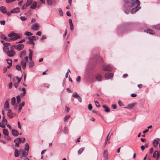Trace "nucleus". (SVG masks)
I'll list each match as a JSON object with an SVG mask.
<instances>
[{"label": "nucleus", "mask_w": 160, "mask_h": 160, "mask_svg": "<svg viewBox=\"0 0 160 160\" xmlns=\"http://www.w3.org/2000/svg\"><path fill=\"white\" fill-rule=\"evenodd\" d=\"M128 2L125 3L124 8L127 9H130L132 6L138 7L140 4V2L138 0H128Z\"/></svg>", "instance_id": "obj_1"}, {"label": "nucleus", "mask_w": 160, "mask_h": 160, "mask_svg": "<svg viewBox=\"0 0 160 160\" xmlns=\"http://www.w3.org/2000/svg\"><path fill=\"white\" fill-rule=\"evenodd\" d=\"M22 91L23 92V93H21L20 94V96L18 95L17 96V103L18 104H19L21 102V98L20 97H23L26 94V89L24 88H22Z\"/></svg>", "instance_id": "obj_2"}, {"label": "nucleus", "mask_w": 160, "mask_h": 160, "mask_svg": "<svg viewBox=\"0 0 160 160\" xmlns=\"http://www.w3.org/2000/svg\"><path fill=\"white\" fill-rule=\"evenodd\" d=\"M8 36L11 37L12 40H15L17 39L20 38V37L18 34L14 33H11L8 35Z\"/></svg>", "instance_id": "obj_3"}, {"label": "nucleus", "mask_w": 160, "mask_h": 160, "mask_svg": "<svg viewBox=\"0 0 160 160\" xmlns=\"http://www.w3.org/2000/svg\"><path fill=\"white\" fill-rule=\"evenodd\" d=\"M4 46L3 48V49L4 52H6L8 51L9 47L11 45V44L9 43L4 42L3 43Z\"/></svg>", "instance_id": "obj_4"}, {"label": "nucleus", "mask_w": 160, "mask_h": 160, "mask_svg": "<svg viewBox=\"0 0 160 160\" xmlns=\"http://www.w3.org/2000/svg\"><path fill=\"white\" fill-rule=\"evenodd\" d=\"M72 96L75 98L78 99L80 102H82V99L81 98L77 92H74L73 93Z\"/></svg>", "instance_id": "obj_5"}, {"label": "nucleus", "mask_w": 160, "mask_h": 160, "mask_svg": "<svg viewBox=\"0 0 160 160\" xmlns=\"http://www.w3.org/2000/svg\"><path fill=\"white\" fill-rule=\"evenodd\" d=\"M7 55L10 57L13 56L15 54V52L13 50H10L6 52Z\"/></svg>", "instance_id": "obj_6"}, {"label": "nucleus", "mask_w": 160, "mask_h": 160, "mask_svg": "<svg viewBox=\"0 0 160 160\" xmlns=\"http://www.w3.org/2000/svg\"><path fill=\"white\" fill-rule=\"evenodd\" d=\"M103 157L104 160H108V150L107 149L104 150L103 153Z\"/></svg>", "instance_id": "obj_7"}, {"label": "nucleus", "mask_w": 160, "mask_h": 160, "mask_svg": "<svg viewBox=\"0 0 160 160\" xmlns=\"http://www.w3.org/2000/svg\"><path fill=\"white\" fill-rule=\"evenodd\" d=\"M32 29L34 30H38L39 29V27L38 23H35L32 26Z\"/></svg>", "instance_id": "obj_8"}, {"label": "nucleus", "mask_w": 160, "mask_h": 160, "mask_svg": "<svg viewBox=\"0 0 160 160\" xmlns=\"http://www.w3.org/2000/svg\"><path fill=\"white\" fill-rule=\"evenodd\" d=\"M95 78L96 80L98 82L102 81V77L100 73H97L95 75Z\"/></svg>", "instance_id": "obj_9"}, {"label": "nucleus", "mask_w": 160, "mask_h": 160, "mask_svg": "<svg viewBox=\"0 0 160 160\" xmlns=\"http://www.w3.org/2000/svg\"><path fill=\"white\" fill-rule=\"evenodd\" d=\"M113 76V74L112 73L108 72L105 75V78L107 79H110Z\"/></svg>", "instance_id": "obj_10"}, {"label": "nucleus", "mask_w": 160, "mask_h": 160, "mask_svg": "<svg viewBox=\"0 0 160 160\" xmlns=\"http://www.w3.org/2000/svg\"><path fill=\"white\" fill-rule=\"evenodd\" d=\"M103 69L104 70L107 71H111L112 70V68L108 65L104 66Z\"/></svg>", "instance_id": "obj_11"}, {"label": "nucleus", "mask_w": 160, "mask_h": 160, "mask_svg": "<svg viewBox=\"0 0 160 160\" xmlns=\"http://www.w3.org/2000/svg\"><path fill=\"white\" fill-rule=\"evenodd\" d=\"M11 131L12 133L13 136L17 137L18 135V132L17 130L13 129L11 130Z\"/></svg>", "instance_id": "obj_12"}, {"label": "nucleus", "mask_w": 160, "mask_h": 160, "mask_svg": "<svg viewBox=\"0 0 160 160\" xmlns=\"http://www.w3.org/2000/svg\"><path fill=\"white\" fill-rule=\"evenodd\" d=\"M141 8L140 7H136L135 8H133L131 10V12L132 13H133L136 12L137 11H138Z\"/></svg>", "instance_id": "obj_13"}, {"label": "nucleus", "mask_w": 160, "mask_h": 160, "mask_svg": "<svg viewBox=\"0 0 160 160\" xmlns=\"http://www.w3.org/2000/svg\"><path fill=\"white\" fill-rule=\"evenodd\" d=\"M23 48L24 45L22 44H20L17 45L16 49L20 51Z\"/></svg>", "instance_id": "obj_14"}, {"label": "nucleus", "mask_w": 160, "mask_h": 160, "mask_svg": "<svg viewBox=\"0 0 160 160\" xmlns=\"http://www.w3.org/2000/svg\"><path fill=\"white\" fill-rule=\"evenodd\" d=\"M20 11V8H14L11 10V12L12 13H18Z\"/></svg>", "instance_id": "obj_15"}, {"label": "nucleus", "mask_w": 160, "mask_h": 160, "mask_svg": "<svg viewBox=\"0 0 160 160\" xmlns=\"http://www.w3.org/2000/svg\"><path fill=\"white\" fill-rule=\"evenodd\" d=\"M26 51L25 50H23L22 51L20 54V57L22 59L24 57L26 56Z\"/></svg>", "instance_id": "obj_16"}, {"label": "nucleus", "mask_w": 160, "mask_h": 160, "mask_svg": "<svg viewBox=\"0 0 160 160\" xmlns=\"http://www.w3.org/2000/svg\"><path fill=\"white\" fill-rule=\"evenodd\" d=\"M0 11L3 13H6L7 12L6 8L4 6H1L0 7Z\"/></svg>", "instance_id": "obj_17"}, {"label": "nucleus", "mask_w": 160, "mask_h": 160, "mask_svg": "<svg viewBox=\"0 0 160 160\" xmlns=\"http://www.w3.org/2000/svg\"><path fill=\"white\" fill-rule=\"evenodd\" d=\"M37 6V2L35 1H34L32 3L30 7V8L32 9H34L36 8Z\"/></svg>", "instance_id": "obj_18"}, {"label": "nucleus", "mask_w": 160, "mask_h": 160, "mask_svg": "<svg viewBox=\"0 0 160 160\" xmlns=\"http://www.w3.org/2000/svg\"><path fill=\"white\" fill-rule=\"evenodd\" d=\"M25 102H22L21 103H20L19 105V108H18V112H19L20 111L22 110V107L23 106H24L25 105Z\"/></svg>", "instance_id": "obj_19"}, {"label": "nucleus", "mask_w": 160, "mask_h": 160, "mask_svg": "<svg viewBox=\"0 0 160 160\" xmlns=\"http://www.w3.org/2000/svg\"><path fill=\"white\" fill-rule=\"evenodd\" d=\"M21 63L23 68L24 69L26 67L27 62H26L23 60H21Z\"/></svg>", "instance_id": "obj_20"}, {"label": "nucleus", "mask_w": 160, "mask_h": 160, "mask_svg": "<svg viewBox=\"0 0 160 160\" xmlns=\"http://www.w3.org/2000/svg\"><path fill=\"white\" fill-rule=\"evenodd\" d=\"M11 110L9 109L7 113L8 116L10 118H12L13 117V114L11 113Z\"/></svg>", "instance_id": "obj_21"}, {"label": "nucleus", "mask_w": 160, "mask_h": 160, "mask_svg": "<svg viewBox=\"0 0 160 160\" xmlns=\"http://www.w3.org/2000/svg\"><path fill=\"white\" fill-rule=\"evenodd\" d=\"M14 142L15 143V146L16 147H19V140H18V138L15 139L14 141Z\"/></svg>", "instance_id": "obj_22"}, {"label": "nucleus", "mask_w": 160, "mask_h": 160, "mask_svg": "<svg viewBox=\"0 0 160 160\" xmlns=\"http://www.w3.org/2000/svg\"><path fill=\"white\" fill-rule=\"evenodd\" d=\"M20 151L18 149H16L14 152V156L16 157H17L19 156L20 153Z\"/></svg>", "instance_id": "obj_23"}, {"label": "nucleus", "mask_w": 160, "mask_h": 160, "mask_svg": "<svg viewBox=\"0 0 160 160\" xmlns=\"http://www.w3.org/2000/svg\"><path fill=\"white\" fill-rule=\"evenodd\" d=\"M16 104V98L15 97H13L11 99V104L12 106H15Z\"/></svg>", "instance_id": "obj_24"}, {"label": "nucleus", "mask_w": 160, "mask_h": 160, "mask_svg": "<svg viewBox=\"0 0 160 160\" xmlns=\"http://www.w3.org/2000/svg\"><path fill=\"white\" fill-rule=\"evenodd\" d=\"M103 108L105 109L104 111L106 112H108L110 111V109L106 105H103L102 106Z\"/></svg>", "instance_id": "obj_25"}, {"label": "nucleus", "mask_w": 160, "mask_h": 160, "mask_svg": "<svg viewBox=\"0 0 160 160\" xmlns=\"http://www.w3.org/2000/svg\"><path fill=\"white\" fill-rule=\"evenodd\" d=\"M147 31V33H149L151 34H154L155 33V32L153 31L151 29H148L146 31H145V32Z\"/></svg>", "instance_id": "obj_26"}, {"label": "nucleus", "mask_w": 160, "mask_h": 160, "mask_svg": "<svg viewBox=\"0 0 160 160\" xmlns=\"http://www.w3.org/2000/svg\"><path fill=\"white\" fill-rule=\"evenodd\" d=\"M3 134L5 135L6 136H8L9 133L7 129H3Z\"/></svg>", "instance_id": "obj_27"}, {"label": "nucleus", "mask_w": 160, "mask_h": 160, "mask_svg": "<svg viewBox=\"0 0 160 160\" xmlns=\"http://www.w3.org/2000/svg\"><path fill=\"white\" fill-rule=\"evenodd\" d=\"M28 151L25 150V149L23 150V152L22 153L23 155V156L24 157H26L28 155Z\"/></svg>", "instance_id": "obj_28"}, {"label": "nucleus", "mask_w": 160, "mask_h": 160, "mask_svg": "<svg viewBox=\"0 0 160 160\" xmlns=\"http://www.w3.org/2000/svg\"><path fill=\"white\" fill-rule=\"evenodd\" d=\"M159 143L158 141L156 139H155L153 142V144L155 147H157Z\"/></svg>", "instance_id": "obj_29"}, {"label": "nucleus", "mask_w": 160, "mask_h": 160, "mask_svg": "<svg viewBox=\"0 0 160 160\" xmlns=\"http://www.w3.org/2000/svg\"><path fill=\"white\" fill-rule=\"evenodd\" d=\"M28 38L30 41H33L36 40V37L35 36H32L31 37H28Z\"/></svg>", "instance_id": "obj_30"}, {"label": "nucleus", "mask_w": 160, "mask_h": 160, "mask_svg": "<svg viewBox=\"0 0 160 160\" xmlns=\"http://www.w3.org/2000/svg\"><path fill=\"white\" fill-rule=\"evenodd\" d=\"M152 28L157 30H160V24L156 25H153Z\"/></svg>", "instance_id": "obj_31"}, {"label": "nucleus", "mask_w": 160, "mask_h": 160, "mask_svg": "<svg viewBox=\"0 0 160 160\" xmlns=\"http://www.w3.org/2000/svg\"><path fill=\"white\" fill-rule=\"evenodd\" d=\"M9 107V104L8 101L7 100L5 103L4 108H8Z\"/></svg>", "instance_id": "obj_32"}, {"label": "nucleus", "mask_w": 160, "mask_h": 160, "mask_svg": "<svg viewBox=\"0 0 160 160\" xmlns=\"http://www.w3.org/2000/svg\"><path fill=\"white\" fill-rule=\"evenodd\" d=\"M135 104L134 103H132L131 104H129L128 105V108L129 109H131L135 106Z\"/></svg>", "instance_id": "obj_33"}, {"label": "nucleus", "mask_w": 160, "mask_h": 160, "mask_svg": "<svg viewBox=\"0 0 160 160\" xmlns=\"http://www.w3.org/2000/svg\"><path fill=\"white\" fill-rule=\"evenodd\" d=\"M84 147H82L79 149V150L78 151V153L79 154H81L82 151L84 150Z\"/></svg>", "instance_id": "obj_34"}, {"label": "nucleus", "mask_w": 160, "mask_h": 160, "mask_svg": "<svg viewBox=\"0 0 160 160\" xmlns=\"http://www.w3.org/2000/svg\"><path fill=\"white\" fill-rule=\"evenodd\" d=\"M33 0H27V2L26 3L28 6H29L32 2Z\"/></svg>", "instance_id": "obj_35"}, {"label": "nucleus", "mask_w": 160, "mask_h": 160, "mask_svg": "<svg viewBox=\"0 0 160 160\" xmlns=\"http://www.w3.org/2000/svg\"><path fill=\"white\" fill-rule=\"evenodd\" d=\"M34 65V63L33 62L31 61L30 62L29 64V67L30 68H33Z\"/></svg>", "instance_id": "obj_36"}, {"label": "nucleus", "mask_w": 160, "mask_h": 160, "mask_svg": "<svg viewBox=\"0 0 160 160\" xmlns=\"http://www.w3.org/2000/svg\"><path fill=\"white\" fill-rule=\"evenodd\" d=\"M29 149V145L28 143H26L25 144V148L24 149H25V150L28 151Z\"/></svg>", "instance_id": "obj_37"}, {"label": "nucleus", "mask_w": 160, "mask_h": 160, "mask_svg": "<svg viewBox=\"0 0 160 160\" xmlns=\"http://www.w3.org/2000/svg\"><path fill=\"white\" fill-rule=\"evenodd\" d=\"M18 140H19V143H20L21 142H25V138H18Z\"/></svg>", "instance_id": "obj_38"}, {"label": "nucleus", "mask_w": 160, "mask_h": 160, "mask_svg": "<svg viewBox=\"0 0 160 160\" xmlns=\"http://www.w3.org/2000/svg\"><path fill=\"white\" fill-rule=\"evenodd\" d=\"M0 127L2 128H5V126L3 122H0Z\"/></svg>", "instance_id": "obj_39"}, {"label": "nucleus", "mask_w": 160, "mask_h": 160, "mask_svg": "<svg viewBox=\"0 0 160 160\" xmlns=\"http://www.w3.org/2000/svg\"><path fill=\"white\" fill-rule=\"evenodd\" d=\"M156 155L157 157L156 158V159L158 160L159 157H160V153L157 151V152H156Z\"/></svg>", "instance_id": "obj_40"}, {"label": "nucleus", "mask_w": 160, "mask_h": 160, "mask_svg": "<svg viewBox=\"0 0 160 160\" xmlns=\"http://www.w3.org/2000/svg\"><path fill=\"white\" fill-rule=\"evenodd\" d=\"M29 6H28L26 4H24L22 7V10H24L26 8H27V7H28Z\"/></svg>", "instance_id": "obj_41"}, {"label": "nucleus", "mask_w": 160, "mask_h": 160, "mask_svg": "<svg viewBox=\"0 0 160 160\" xmlns=\"http://www.w3.org/2000/svg\"><path fill=\"white\" fill-rule=\"evenodd\" d=\"M7 61L9 65L12 64V60L10 59H7Z\"/></svg>", "instance_id": "obj_42"}, {"label": "nucleus", "mask_w": 160, "mask_h": 160, "mask_svg": "<svg viewBox=\"0 0 160 160\" xmlns=\"http://www.w3.org/2000/svg\"><path fill=\"white\" fill-rule=\"evenodd\" d=\"M64 133L65 134H68L69 132V130L67 128L65 127L64 128Z\"/></svg>", "instance_id": "obj_43"}, {"label": "nucleus", "mask_w": 160, "mask_h": 160, "mask_svg": "<svg viewBox=\"0 0 160 160\" xmlns=\"http://www.w3.org/2000/svg\"><path fill=\"white\" fill-rule=\"evenodd\" d=\"M5 40L7 41L10 42L11 41H12V39L11 37H10V38H8L6 37Z\"/></svg>", "instance_id": "obj_44"}, {"label": "nucleus", "mask_w": 160, "mask_h": 160, "mask_svg": "<svg viewBox=\"0 0 160 160\" xmlns=\"http://www.w3.org/2000/svg\"><path fill=\"white\" fill-rule=\"evenodd\" d=\"M32 35V34L30 32H27L25 33V35L27 36H31Z\"/></svg>", "instance_id": "obj_45"}, {"label": "nucleus", "mask_w": 160, "mask_h": 160, "mask_svg": "<svg viewBox=\"0 0 160 160\" xmlns=\"http://www.w3.org/2000/svg\"><path fill=\"white\" fill-rule=\"evenodd\" d=\"M48 3V4L50 6H51L52 5V1L51 0H47Z\"/></svg>", "instance_id": "obj_46"}, {"label": "nucleus", "mask_w": 160, "mask_h": 160, "mask_svg": "<svg viewBox=\"0 0 160 160\" xmlns=\"http://www.w3.org/2000/svg\"><path fill=\"white\" fill-rule=\"evenodd\" d=\"M70 116L69 115H66L64 118V120L66 121L70 117Z\"/></svg>", "instance_id": "obj_47"}, {"label": "nucleus", "mask_w": 160, "mask_h": 160, "mask_svg": "<svg viewBox=\"0 0 160 160\" xmlns=\"http://www.w3.org/2000/svg\"><path fill=\"white\" fill-rule=\"evenodd\" d=\"M59 14L60 16L62 15V11L61 8H59L58 9Z\"/></svg>", "instance_id": "obj_48"}, {"label": "nucleus", "mask_w": 160, "mask_h": 160, "mask_svg": "<svg viewBox=\"0 0 160 160\" xmlns=\"http://www.w3.org/2000/svg\"><path fill=\"white\" fill-rule=\"evenodd\" d=\"M92 107L91 104H89L88 105V109L90 110L91 111L92 109Z\"/></svg>", "instance_id": "obj_49"}, {"label": "nucleus", "mask_w": 160, "mask_h": 160, "mask_svg": "<svg viewBox=\"0 0 160 160\" xmlns=\"http://www.w3.org/2000/svg\"><path fill=\"white\" fill-rule=\"evenodd\" d=\"M16 68V69L18 70H20L21 69V66L19 65H17Z\"/></svg>", "instance_id": "obj_50"}, {"label": "nucleus", "mask_w": 160, "mask_h": 160, "mask_svg": "<svg viewBox=\"0 0 160 160\" xmlns=\"http://www.w3.org/2000/svg\"><path fill=\"white\" fill-rule=\"evenodd\" d=\"M118 103L119 106L120 107L123 106L124 105L122 103V102L121 101H120V100H119L118 101Z\"/></svg>", "instance_id": "obj_51"}, {"label": "nucleus", "mask_w": 160, "mask_h": 160, "mask_svg": "<svg viewBox=\"0 0 160 160\" xmlns=\"http://www.w3.org/2000/svg\"><path fill=\"white\" fill-rule=\"evenodd\" d=\"M16 0H6V2L7 3H9L12 2H14Z\"/></svg>", "instance_id": "obj_52"}, {"label": "nucleus", "mask_w": 160, "mask_h": 160, "mask_svg": "<svg viewBox=\"0 0 160 160\" xmlns=\"http://www.w3.org/2000/svg\"><path fill=\"white\" fill-rule=\"evenodd\" d=\"M94 102L95 103V105L97 107H100V105L98 102L94 101Z\"/></svg>", "instance_id": "obj_53"}, {"label": "nucleus", "mask_w": 160, "mask_h": 160, "mask_svg": "<svg viewBox=\"0 0 160 160\" xmlns=\"http://www.w3.org/2000/svg\"><path fill=\"white\" fill-rule=\"evenodd\" d=\"M20 18L22 21L25 20L27 19V18L24 16H21Z\"/></svg>", "instance_id": "obj_54"}, {"label": "nucleus", "mask_w": 160, "mask_h": 160, "mask_svg": "<svg viewBox=\"0 0 160 160\" xmlns=\"http://www.w3.org/2000/svg\"><path fill=\"white\" fill-rule=\"evenodd\" d=\"M16 78L18 80L17 82L19 83L21 80V78H19L18 76H16Z\"/></svg>", "instance_id": "obj_55"}, {"label": "nucleus", "mask_w": 160, "mask_h": 160, "mask_svg": "<svg viewBox=\"0 0 160 160\" xmlns=\"http://www.w3.org/2000/svg\"><path fill=\"white\" fill-rule=\"evenodd\" d=\"M8 87L10 89L11 88H12V82H11L8 84Z\"/></svg>", "instance_id": "obj_56"}, {"label": "nucleus", "mask_w": 160, "mask_h": 160, "mask_svg": "<svg viewBox=\"0 0 160 160\" xmlns=\"http://www.w3.org/2000/svg\"><path fill=\"white\" fill-rule=\"evenodd\" d=\"M2 122H3V123H4V124H6H6H7V119H6V120H2Z\"/></svg>", "instance_id": "obj_57"}, {"label": "nucleus", "mask_w": 160, "mask_h": 160, "mask_svg": "<svg viewBox=\"0 0 160 160\" xmlns=\"http://www.w3.org/2000/svg\"><path fill=\"white\" fill-rule=\"evenodd\" d=\"M0 23H1V24L2 25H4L5 23V20L1 21L0 22Z\"/></svg>", "instance_id": "obj_58"}, {"label": "nucleus", "mask_w": 160, "mask_h": 160, "mask_svg": "<svg viewBox=\"0 0 160 160\" xmlns=\"http://www.w3.org/2000/svg\"><path fill=\"white\" fill-rule=\"evenodd\" d=\"M41 34H42V32L41 31H38V32L37 33H36V34L38 36H41Z\"/></svg>", "instance_id": "obj_59"}, {"label": "nucleus", "mask_w": 160, "mask_h": 160, "mask_svg": "<svg viewBox=\"0 0 160 160\" xmlns=\"http://www.w3.org/2000/svg\"><path fill=\"white\" fill-rule=\"evenodd\" d=\"M19 83L15 82L14 83V86L16 88H17L18 86Z\"/></svg>", "instance_id": "obj_60"}, {"label": "nucleus", "mask_w": 160, "mask_h": 160, "mask_svg": "<svg viewBox=\"0 0 160 160\" xmlns=\"http://www.w3.org/2000/svg\"><path fill=\"white\" fill-rule=\"evenodd\" d=\"M153 151V148H151L149 152L150 154H152Z\"/></svg>", "instance_id": "obj_61"}, {"label": "nucleus", "mask_w": 160, "mask_h": 160, "mask_svg": "<svg viewBox=\"0 0 160 160\" xmlns=\"http://www.w3.org/2000/svg\"><path fill=\"white\" fill-rule=\"evenodd\" d=\"M46 36H42L41 38H40V40H42L43 39H46Z\"/></svg>", "instance_id": "obj_62"}, {"label": "nucleus", "mask_w": 160, "mask_h": 160, "mask_svg": "<svg viewBox=\"0 0 160 160\" xmlns=\"http://www.w3.org/2000/svg\"><path fill=\"white\" fill-rule=\"evenodd\" d=\"M66 14L67 16H70L71 15V13H70V12L68 11L67 12Z\"/></svg>", "instance_id": "obj_63"}, {"label": "nucleus", "mask_w": 160, "mask_h": 160, "mask_svg": "<svg viewBox=\"0 0 160 160\" xmlns=\"http://www.w3.org/2000/svg\"><path fill=\"white\" fill-rule=\"evenodd\" d=\"M80 79H81L80 77V76H78L77 77V78L76 79V80L77 82H79L80 81Z\"/></svg>", "instance_id": "obj_64"}]
</instances>
